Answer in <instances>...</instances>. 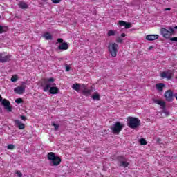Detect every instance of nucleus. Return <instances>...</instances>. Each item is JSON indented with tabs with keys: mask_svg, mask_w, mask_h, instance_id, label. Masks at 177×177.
I'll return each mask as SVG.
<instances>
[{
	"mask_svg": "<svg viewBox=\"0 0 177 177\" xmlns=\"http://www.w3.org/2000/svg\"><path fill=\"white\" fill-rule=\"evenodd\" d=\"M47 158L50 161V165H51V167H57L58 165H60V162H62V158L56 156L53 152L48 153Z\"/></svg>",
	"mask_w": 177,
	"mask_h": 177,
	"instance_id": "obj_1",
	"label": "nucleus"
},
{
	"mask_svg": "<svg viewBox=\"0 0 177 177\" xmlns=\"http://www.w3.org/2000/svg\"><path fill=\"white\" fill-rule=\"evenodd\" d=\"M127 121L128 127L132 129H136L140 125V120L138 118L129 116Z\"/></svg>",
	"mask_w": 177,
	"mask_h": 177,
	"instance_id": "obj_2",
	"label": "nucleus"
},
{
	"mask_svg": "<svg viewBox=\"0 0 177 177\" xmlns=\"http://www.w3.org/2000/svg\"><path fill=\"white\" fill-rule=\"evenodd\" d=\"M124 127H125V124L118 121L113 124L110 129L115 135H119L120 132H121L124 129Z\"/></svg>",
	"mask_w": 177,
	"mask_h": 177,
	"instance_id": "obj_3",
	"label": "nucleus"
},
{
	"mask_svg": "<svg viewBox=\"0 0 177 177\" xmlns=\"http://www.w3.org/2000/svg\"><path fill=\"white\" fill-rule=\"evenodd\" d=\"M108 50L112 57H116L117 52H118V44L116 43H110L108 46Z\"/></svg>",
	"mask_w": 177,
	"mask_h": 177,
	"instance_id": "obj_4",
	"label": "nucleus"
},
{
	"mask_svg": "<svg viewBox=\"0 0 177 177\" xmlns=\"http://www.w3.org/2000/svg\"><path fill=\"white\" fill-rule=\"evenodd\" d=\"M1 102L2 106H3L5 110H7L9 113H12V106H10V102L6 99H3L2 96L0 95V103Z\"/></svg>",
	"mask_w": 177,
	"mask_h": 177,
	"instance_id": "obj_5",
	"label": "nucleus"
},
{
	"mask_svg": "<svg viewBox=\"0 0 177 177\" xmlns=\"http://www.w3.org/2000/svg\"><path fill=\"white\" fill-rule=\"evenodd\" d=\"M91 91L88 89L86 88V85L80 84V92L79 93H82V95H84V96H88L91 95Z\"/></svg>",
	"mask_w": 177,
	"mask_h": 177,
	"instance_id": "obj_6",
	"label": "nucleus"
},
{
	"mask_svg": "<svg viewBox=\"0 0 177 177\" xmlns=\"http://www.w3.org/2000/svg\"><path fill=\"white\" fill-rule=\"evenodd\" d=\"M55 82V78L50 77L49 79H47V85L44 88V92H48L49 91L50 88H52L51 86H56V84Z\"/></svg>",
	"mask_w": 177,
	"mask_h": 177,
	"instance_id": "obj_7",
	"label": "nucleus"
},
{
	"mask_svg": "<svg viewBox=\"0 0 177 177\" xmlns=\"http://www.w3.org/2000/svg\"><path fill=\"white\" fill-rule=\"evenodd\" d=\"M26 82H22V86L15 88L14 92L17 95H23L24 91H26Z\"/></svg>",
	"mask_w": 177,
	"mask_h": 177,
	"instance_id": "obj_8",
	"label": "nucleus"
},
{
	"mask_svg": "<svg viewBox=\"0 0 177 177\" xmlns=\"http://www.w3.org/2000/svg\"><path fill=\"white\" fill-rule=\"evenodd\" d=\"M165 97L167 102H173L174 100V92L171 90H168L165 93Z\"/></svg>",
	"mask_w": 177,
	"mask_h": 177,
	"instance_id": "obj_9",
	"label": "nucleus"
},
{
	"mask_svg": "<svg viewBox=\"0 0 177 177\" xmlns=\"http://www.w3.org/2000/svg\"><path fill=\"white\" fill-rule=\"evenodd\" d=\"M160 77H162V78H167V80H171V78H172V71L167 70V71H163L160 74Z\"/></svg>",
	"mask_w": 177,
	"mask_h": 177,
	"instance_id": "obj_10",
	"label": "nucleus"
},
{
	"mask_svg": "<svg viewBox=\"0 0 177 177\" xmlns=\"http://www.w3.org/2000/svg\"><path fill=\"white\" fill-rule=\"evenodd\" d=\"M160 33L162 34V37H164V38L167 39L172 36V33L169 30L165 29V28H161Z\"/></svg>",
	"mask_w": 177,
	"mask_h": 177,
	"instance_id": "obj_11",
	"label": "nucleus"
},
{
	"mask_svg": "<svg viewBox=\"0 0 177 177\" xmlns=\"http://www.w3.org/2000/svg\"><path fill=\"white\" fill-rule=\"evenodd\" d=\"M10 57H12L10 55L3 56L2 53H0V62L6 63V62H10Z\"/></svg>",
	"mask_w": 177,
	"mask_h": 177,
	"instance_id": "obj_12",
	"label": "nucleus"
},
{
	"mask_svg": "<svg viewBox=\"0 0 177 177\" xmlns=\"http://www.w3.org/2000/svg\"><path fill=\"white\" fill-rule=\"evenodd\" d=\"M58 50H67L68 49V44L67 42H64L58 46L57 48Z\"/></svg>",
	"mask_w": 177,
	"mask_h": 177,
	"instance_id": "obj_13",
	"label": "nucleus"
},
{
	"mask_svg": "<svg viewBox=\"0 0 177 177\" xmlns=\"http://www.w3.org/2000/svg\"><path fill=\"white\" fill-rule=\"evenodd\" d=\"M59 92H60V90L56 86H53L49 88V93L50 95H57Z\"/></svg>",
	"mask_w": 177,
	"mask_h": 177,
	"instance_id": "obj_14",
	"label": "nucleus"
},
{
	"mask_svg": "<svg viewBox=\"0 0 177 177\" xmlns=\"http://www.w3.org/2000/svg\"><path fill=\"white\" fill-rule=\"evenodd\" d=\"M14 122L15 124V126L19 128V129H24L26 128V124H23L20 120H14Z\"/></svg>",
	"mask_w": 177,
	"mask_h": 177,
	"instance_id": "obj_15",
	"label": "nucleus"
},
{
	"mask_svg": "<svg viewBox=\"0 0 177 177\" xmlns=\"http://www.w3.org/2000/svg\"><path fill=\"white\" fill-rule=\"evenodd\" d=\"M147 41H156L158 39V35H148L146 36Z\"/></svg>",
	"mask_w": 177,
	"mask_h": 177,
	"instance_id": "obj_16",
	"label": "nucleus"
},
{
	"mask_svg": "<svg viewBox=\"0 0 177 177\" xmlns=\"http://www.w3.org/2000/svg\"><path fill=\"white\" fill-rule=\"evenodd\" d=\"M164 88H165V84L164 83L156 84V89L159 92H162V91H164Z\"/></svg>",
	"mask_w": 177,
	"mask_h": 177,
	"instance_id": "obj_17",
	"label": "nucleus"
},
{
	"mask_svg": "<svg viewBox=\"0 0 177 177\" xmlns=\"http://www.w3.org/2000/svg\"><path fill=\"white\" fill-rule=\"evenodd\" d=\"M43 38H45L46 41H52L53 39V36L49 32H46L43 35Z\"/></svg>",
	"mask_w": 177,
	"mask_h": 177,
	"instance_id": "obj_18",
	"label": "nucleus"
},
{
	"mask_svg": "<svg viewBox=\"0 0 177 177\" xmlns=\"http://www.w3.org/2000/svg\"><path fill=\"white\" fill-rule=\"evenodd\" d=\"M72 88L74 91H76V92L80 93V88H81V84H78V83L73 84L72 86Z\"/></svg>",
	"mask_w": 177,
	"mask_h": 177,
	"instance_id": "obj_19",
	"label": "nucleus"
},
{
	"mask_svg": "<svg viewBox=\"0 0 177 177\" xmlns=\"http://www.w3.org/2000/svg\"><path fill=\"white\" fill-rule=\"evenodd\" d=\"M18 5L21 9H28V5L24 1H20Z\"/></svg>",
	"mask_w": 177,
	"mask_h": 177,
	"instance_id": "obj_20",
	"label": "nucleus"
},
{
	"mask_svg": "<svg viewBox=\"0 0 177 177\" xmlns=\"http://www.w3.org/2000/svg\"><path fill=\"white\" fill-rule=\"evenodd\" d=\"M153 103H156V104H159V106H161L163 107H165V102L164 101H160L158 100H153Z\"/></svg>",
	"mask_w": 177,
	"mask_h": 177,
	"instance_id": "obj_21",
	"label": "nucleus"
},
{
	"mask_svg": "<svg viewBox=\"0 0 177 177\" xmlns=\"http://www.w3.org/2000/svg\"><path fill=\"white\" fill-rule=\"evenodd\" d=\"M47 84H48V79H43L40 82V86H41L42 88H45V86H46Z\"/></svg>",
	"mask_w": 177,
	"mask_h": 177,
	"instance_id": "obj_22",
	"label": "nucleus"
},
{
	"mask_svg": "<svg viewBox=\"0 0 177 177\" xmlns=\"http://www.w3.org/2000/svg\"><path fill=\"white\" fill-rule=\"evenodd\" d=\"M91 97L92 99H93V100H97V101L100 100V95L99 93L93 94Z\"/></svg>",
	"mask_w": 177,
	"mask_h": 177,
	"instance_id": "obj_23",
	"label": "nucleus"
},
{
	"mask_svg": "<svg viewBox=\"0 0 177 177\" xmlns=\"http://www.w3.org/2000/svg\"><path fill=\"white\" fill-rule=\"evenodd\" d=\"M6 31H8V26H3L2 25H0V34L6 32Z\"/></svg>",
	"mask_w": 177,
	"mask_h": 177,
	"instance_id": "obj_24",
	"label": "nucleus"
},
{
	"mask_svg": "<svg viewBox=\"0 0 177 177\" xmlns=\"http://www.w3.org/2000/svg\"><path fill=\"white\" fill-rule=\"evenodd\" d=\"M117 160L120 163L123 162L124 161H127V158H125V157H124L122 156H118Z\"/></svg>",
	"mask_w": 177,
	"mask_h": 177,
	"instance_id": "obj_25",
	"label": "nucleus"
},
{
	"mask_svg": "<svg viewBox=\"0 0 177 177\" xmlns=\"http://www.w3.org/2000/svg\"><path fill=\"white\" fill-rule=\"evenodd\" d=\"M108 37H114L115 35V31L114 30H109L107 33Z\"/></svg>",
	"mask_w": 177,
	"mask_h": 177,
	"instance_id": "obj_26",
	"label": "nucleus"
},
{
	"mask_svg": "<svg viewBox=\"0 0 177 177\" xmlns=\"http://www.w3.org/2000/svg\"><path fill=\"white\" fill-rule=\"evenodd\" d=\"M140 145H142V146H146L147 145V142L145 138L140 139Z\"/></svg>",
	"mask_w": 177,
	"mask_h": 177,
	"instance_id": "obj_27",
	"label": "nucleus"
},
{
	"mask_svg": "<svg viewBox=\"0 0 177 177\" xmlns=\"http://www.w3.org/2000/svg\"><path fill=\"white\" fill-rule=\"evenodd\" d=\"M129 165V163L127 162V160H124L120 163V167H128Z\"/></svg>",
	"mask_w": 177,
	"mask_h": 177,
	"instance_id": "obj_28",
	"label": "nucleus"
},
{
	"mask_svg": "<svg viewBox=\"0 0 177 177\" xmlns=\"http://www.w3.org/2000/svg\"><path fill=\"white\" fill-rule=\"evenodd\" d=\"M162 112L164 114H165L166 117H168V115H169V111H167V109H165V106L162 108Z\"/></svg>",
	"mask_w": 177,
	"mask_h": 177,
	"instance_id": "obj_29",
	"label": "nucleus"
},
{
	"mask_svg": "<svg viewBox=\"0 0 177 177\" xmlns=\"http://www.w3.org/2000/svg\"><path fill=\"white\" fill-rule=\"evenodd\" d=\"M125 24H127V22L125 21H118V25L120 26L121 27H125Z\"/></svg>",
	"mask_w": 177,
	"mask_h": 177,
	"instance_id": "obj_30",
	"label": "nucleus"
},
{
	"mask_svg": "<svg viewBox=\"0 0 177 177\" xmlns=\"http://www.w3.org/2000/svg\"><path fill=\"white\" fill-rule=\"evenodd\" d=\"M124 27L126 29L131 28V27H132V24L131 22H126Z\"/></svg>",
	"mask_w": 177,
	"mask_h": 177,
	"instance_id": "obj_31",
	"label": "nucleus"
},
{
	"mask_svg": "<svg viewBox=\"0 0 177 177\" xmlns=\"http://www.w3.org/2000/svg\"><path fill=\"white\" fill-rule=\"evenodd\" d=\"M18 78H17V75H15L11 77V82H16V81H17Z\"/></svg>",
	"mask_w": 177,
	"mask_h": 177,
	"instance_id": "obj_32",
	"label": "nucleus"
},
{
	"mask_svg": "<svg viewBox=\"0 0 177 177\" xmlns=\"http://www.w3.org/2000/svg\"><path fill=\"white\" fill-rule=\"evenodd\" d=\"M52 126L55 127L54 131H57L59 129V124H56V123L53 122Z\"/></svg>",
	"mask_w": 177,
	"mask_h": 177,
	"instance_id": "obj_33",
	"label": "nucleus"
},
{
	"mask_svg": "<svg viewBox=\"0 0 177 177\" xmlns=\"http://www.w3.org/2000/svg\"><path fill=\"white\" fill-rule=\"evenodd\" d=\"M15 103H17V104H20V103H23V99H21V98L16 99Z\"/></svg>",
	"mask_w": 177,
	"mask_h": 177,
	"instance_id": "obj_34",
	"label": "nucleus"
},
{
	"mask_svg": "<svg viewBox=\"0 0 177 177\" xmlns=\"http://www.w3.org/2000/svg\"><path fill=\"white\" fill-rule=\"evenodd\" d=\"M15 149V145L10 144L8 145V150H13Z\"/></svg>",
	"mask_w": 177,
	"mask_h": 177,
	"instance_id": "obj_35",
	"label": "nucleus"
},
{
	"mask_svg": "<svg viewBox=\"0 0 177 177\" xmlns=\"http://www.w3.org/2000/svg\"><path fill=\"white\" fill-rule=\"evenodd\" d=\"M122 41H123L122 39H121V37H120L116 38V42L118 44H122Z\"/></svg>",
	"mask_w": 177,
	"mask_h": 177,
	"instance_id": "obj_36",
	"label": "nucleus"
},
{
	"mask_svg": "<svg viewBox=\"0 0 177 177\" xmlns=\"http://www.w3.org/2000/svg\"><path fill=\"white\" fill-rule=\"evenodd\" d=\"M169 32L171 33V34H174L175 33V29H174V28H172L171 26H170L169 28Z\"/></svg>",
	"mask_w": 177,
	"mask_h": 177,
	"instance_id": "obj_37",
	"label": "nucleus"
},
{
	"mask_svg": "<svg viewBox=\"0 0 177 177\" xmlns=\"http://www.w3.org/2000/svg\"><path fill=\"white\" fill-rule=\"evenodd\" d=\"M63 39L59 38L57 39V42L56 44H64V42H63Z\"/></svg>",
	"mask_w": 177,
	"mask_h": 177,
	"instance_id": "obj_38",
	"label": "nucleus"
},
{
	"mask_svg": "<svg viewBox=\"0 0 177 177\" xmlns=\"http://www.w3.org/2000/svg\"><path fill=\"white\" fill-rule=\"evenodd\" d=\"M62 0H52L53 3H59Z\"/></svg>",
	"mask_w": 177,
	"mask_h": 177,
	"instance_id": "obj_39",
	"label": "nucleus"
},
{
	"mask_svg": "<svg viewBox=\"0 0 177 177\" xmlns=\"http://www.w3.org/2000/svg\"><path fill=\"white\" fill-rule=\"evenodd\" d=\"M170 41L177 42V37L170 38Z\"/></svg>",
	"mask_w": 177,
	"mask_h": 177,
	"instance_id": "obj_40",
	"label": "nucleus"
},
{
	"mask_svg": "<svg viewBox=\"0 0 177 177\" xmlns=\"http://www.w3.org/2000/svg\"><path fill=\"white\" fill-rule=\"evenodd\" d=\"M21 120H22L23 121H26V120H27V118L24 115H21L20 116Z\"/></svg>",
	"mask_w": 177,
	"mask_h": 177,
	"instance_id": "obj_41",
	"label": "nucleus"
},
{
	"mask_svg": "<svg viewBox=\"0 0 177 177\" xmlns=\"http://www.w3.org/2000/svg\"><path fill=\"white\" fill-rule=\"evenodd\" d=\"M17 175L18 177H22L23 176V174L20 171H17Z\"/></svg>",
	"mask_w": 177,
	"mask_h": 177,
	"instance_id": "obj_42",
	"label": "nucleus"
},
{
	"mask_svg": "<svg viewBox=\"0 0 177 177\" xmlns=\"http://www.w3.org/2000/svg\"><path fill=\"white\" fill-rule=\"evenodd\" d=\"M70 66L66 64V71H68L70 70Z\"/></svg>",
	"mask_w": 177,
	"mask_h": 177,
	"instance_id": "obj_43",
	"label": "nucleus"
},
{
	"mask_svg": "<svg viewBox=\"0 0 177 177\" xmlns=\"http://www.w3.org/2000/svg\"><path fill=\"white\" fill-rule=\"evenodd\" d=\"M120 37H122V38L127 37V35L125 33H122Z\"/></svg>",
	"mask_w": 177,
	"mask_h": 177,
	"instance_id": "obj_44",
	"label": "nucleus"
},
{
	"mask_svg": "<svg viewBox=\"0 0 177 177\" xmlns=\"http://www.w3.org/2000/svg\"><path fill=\"white\" fill-rule=\"evenodd\" d=\"M157 142H158V143H160V142H161V138H158V139H157Z\"/></svg>",
	"mask_w": 177,
	"mask_h": 177,
	"instance_id": "obj_45",
	"label": "nucleus"
},
{
	"mask_svg": "<svg viewBox=\"0 0 177 177\" xmlns=\"http://www.w3.org/2000/svg\"><path fill=\"white\" fill-rule=\"evenodd\" d=\"M174 97H176V100H177V93L174 94Z\"/></svg>",
	"mask_w": 177,
	"mask_h": 177,
	"instance_id": "obj_46",
	"label": "nucleus"
},
{
	"mask_svg": "<svg viewBox=\"0 0 177 177\" xmlns=\"http://www.w3.org/2000/svg\"><path fill=\"white\" fill-rule=\"evenodd\" d=\"M153 46H150L149 48V50H151V49H153Z\"/></svg>",
	"mask_w": 177,
	"mask_h": 177,
	"instance_id": "obj_47",
	"label": "nucleus"
},
{
	"mask_svg": "<svg viewBox=\"0 0 177 177\" xmlns=\"http://www.w3.org/2000/svg\"><path fill=\"white\" fill-rule=\"evenodd\" d=\"M165 10H171V8H165Z\"/></svg>",
	"mask_w": 177,
	"mask_h": 177,
	"instance_id": "obj_48",
	"label": "nucleus"
},
{
	"mask_svg": "<svg viewBox=\"0 0 177 177\" xmlns=\"http://www.w3.org/2000/svg\"><path fill=\"white\" fill-rule=\"evenodd\" d=\"M3 113L2 108L0 107V113Z\"/></svg>",
	"mask_w": 177,
	"mask_h": 177,
	"instance_id": "obj_49",
	"label": "nucleus"
},
{
	"mask_svg": "<svg viewBox=\"0 0 177 177\" xmlns=\"http://www.w3.org/2000/svg\"><path fill=\"white\" fill-rule=\"evenodd\" d=\"M174 30H177V26H174Z\"/></svg>",
	"mask_w": 177,
	"mask_h": 177,
	"instance_id": "obj_50",
	"label": "nucleus"
},
{
	"mask_svg": "<svg viewBox=\"0 0 177 177\" xmlns=\"http://www.w3.org/2000/svg\"><path fill=\"white\" fill-rule=\"evenodd\" d=\"M0 19H1V15H0Z\"/></svg>",
	"mask_w": 177,
	"mask_h": 177,
	"instance_id": "obj_51",
	"label": "nucleus"
}]
</instances>
